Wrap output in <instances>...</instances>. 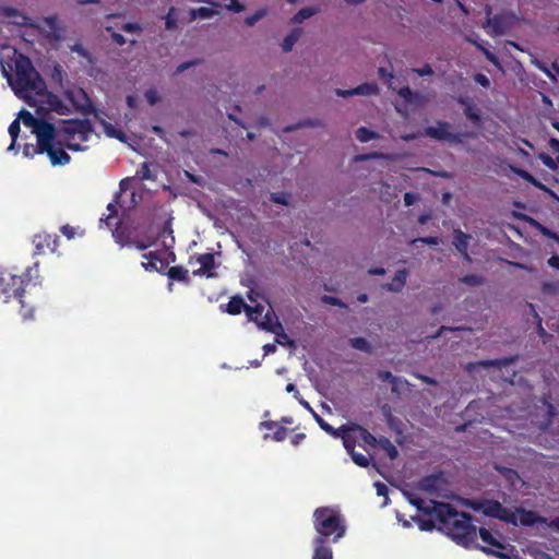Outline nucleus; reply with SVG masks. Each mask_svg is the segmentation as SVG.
<instances>
[{"label": "nucleus", "instance_id": "nucleus-1", "mask_svg": "<svg viewBox=\"0 0 559 559\" xmlns=\"http://www.w3.org/2000/svg\"><path fill=\"white\" fill-rule=\"evenodd\" d=\"M409 503L426 515H432L438 521V530L444 532L460 544L467 546L476 539V526L465 512L456 511L451 504L436 500L426 501L412 492H405Z\"/></svg>", "mask_w": 559, "mask_h": 559}, {"label": "nucleus", "instance_id": "nucleus-2", "mask_svg": "<svg viewBox=\"0 0 559 559\" xmlns=\"http://www.w3.org/2000/svg\"><path fill=\"white\" fill-rule=\"evenodd\" d=\"M247 286L250 287L249 293H247V298L250 300V304H247V318L259 328L275 334L277 344L295 349V342L285 333L282 323L278 321L266 298L254 290L248 283Z\"/></svg>", "mask_w": 559, "mask_h": 559}, {"label": "nucleus", "instance_id": "nucleus-3", "mask_svg": "<svg viewBox=\"0 0 559 559\" xmlns=\"http://www.w3.org/2000/svg\"><path fill=\"white\" fill-rule=\"evenodd\" d=\"M8 81L15 95L28 106H33L35 96L45 90L46 84L31 59L23 55L16 58L14 76H9Z\"/></svg>", "mask_w": 559, "mask_h": 559}, {"label": "nucleus", "instance_id": "nucleus-4", "mask_svg": "<svg viewBox=\"0 0 559 559\" xmlns=\"http://www.w3.org/2000/svg\"><path fill=\"white\" fill-rule=\"evenodd\" d=\"M94 133L93 123L88 119L64 120L56 128L57 144L67 146L72 152H83L88 148L84 145Z\"/></svg>", "mask_w": 559, "mask_h": 559}, {"label": "nucleus", "instance_id": "nucleus-5", "mask_svg": "<svg viewBox=\"0 0 559 559\" xmlns=\"http://www.w3.org/2000/svg\"><path fill=\"white\" fill-rule=\"evenodd\" d=\"M32 269H27L25 275H15L8 270H0V299L8 302L14 298L20 304V314L23 319H31L34 314V308L24 300L25 287L29 283Z\"/></svg>", "mask_w": 559, "mask_h": 559}, {"label": "nucleus", "instance_id": "nucleus-6", "mask_svg": "<svg viewBox=\"0 0 559 559\" xmlns=\"http://www.w3.org/2000/svg\"><path fill=\"white\" fill-rule=\"evenodd\" d=\"M314 528L319 536L323 538L334 535L333 540L336 542L345 533V526L340 514L330 508H319L314 512Z\"/></svg>", "mask_w": 559, "mask_h": 559}, {"label": "nucleus", "instance_id": "nucleus-7", "mask_svg": "<svg viewBox=\"0 0 559 559\" xmlns=\"http://www.w3.org/2000/svg\"><path fill=\"white\" fill-rule=\"evenodd\" d=\"M39 148L44 150L53 166L67 165L71 157L66 152L67 146L57 144L56 127L52 123L43 124L38 134Z\"/></svg>", "mask_w": 559, "mask_h": 559}, {"label": "nucleus", "instance_id": "nucleus-8", "mask_svg": "<svg viewBox=\"0 0 559 559\" xmlns=\"http://www.w3.org/2000/svg\"><path fill=\"white\" fill-rule=\"evenodd\" d=\"M518 22L519 17L514 12L503 11L492 17H486L483 28H485L490 36H502L508 34Z\"/></svg>", "mask_w": 559, "mask_h": 559}, {"label": "nucleus", "instance_id": "nucleus-9", "mask_svg": "<svg viewBox=\"0 0 559 559\" xmlns=\"http://www.w3.org/2000/svg\"><path fill=\"white\" fill-rule=\"evenodd\" d=\"M32 107L37 108V114H39L41 109L55 111L58 115H69L71 112L69 106L64 104L58 95L47 91L46 85L45 90L35 96Z\"/></svg>", "mask_w": 559, "mask_h": 559}, {"label": "nucleus", "instance_id": "nucleus-10", "mask_svg": "<svg viewBox=\"0 0 559 559\" xmlns=\"http://www.w3.org/2000/svg\"><path fill=\"white\" fill-rule=\"evenodd\" d=\"M473 509L481 512L486 516L495 518L507 523L514 522L511 518V510L504 508L497 500H483L473 503Z\"/></svg>", "mask_w": 559, "mask_h": 559}, {"label": "nucleus", "instance_id": "nucleus-11", "mask_svg": "<svg viewBox=\"0 0 559 559\" xmlns=\"http://www.w3.org/2000/svg\"><path fill=\"white\" fill-rule=\"evenodd\" d=\"M67 97L71 100L73 106L83 115H93L96 119L104 122L102 115L103 111H99L93 102L88 98L86 93L80 88L78 92L67 91Z\"/></svg>", "mask_w": 559, "mask_h": 559}, {"label": "nucleus", "instance_id": "nucleus-12", "mask_svg": "<svg viewBox=\"0 0 559 559\" xmlns=\"http://www.w3.org/2000/svg\"><path fill=\"white\" fill-rule=\"evenodd\" d=\"M425 135L438 141H448L460 144L463 142V135L451 131V124L447 121H438L436 126L425 129Z\"/></svg>", "mask_w": 559, "mask_h": 559}, {"label": "nucleus", "instance_id": "nucleus-13", "mask_svg": "<svg viewBox=\"0 0 559 559\" xmlns=\"http://www.w3.org/2000/svg\"><path fill=\"white\" fill-rule=\"evenodd\" d=\"M511 518L514 522H509L512 525H522V526H538L543 524H547V519L540 516L537 512L525 510L523 508H516L515 510H511Z\"/></svg>", "mask_w": 559, "mask_h": 559}, {"label": "nucleus", "instance_id": "nucleus-14", "mask_svg": "<svg viewBox=\"0 0 559 559\" xmlns=\"http://www.w3.org/2000/svg\"><path fill=\"white\" fill-rule=\"evenodd\" d=\"M445 486L447 481L442 473L426 476L418 483V488L430 495H440Z\"/></svg>", "mask_w": 559, "mask_h": 559}, {"label": "nucleus", "instance_id": "nucleus-15", "mask_svg": "<svg viewBox=\"0 0 559 559\" xmlns=\"http://www.w3.org/2000/svg\"><path fill=\"white\" fill-rule=\"evenodd\" d=\"M33 243L36 249V253L41 254L45 250L55 252L59 245V237L48 233H40L35 235Z\"/></svg>", "mask_w": 559, "mask_h": 559}, {"label": "nucleus", "instance_id": "nucleus-16", "mask_svg": "<svg viewBox=\"0 0 559 559\" xmlns=\"http://www.w3.org/2000/svg\"><path fill=\"white\" fill-rule=\"evenodd\" d=\"M472 240V236L469 234L463 233L461 229H454L452 233V245L460 252L462 258L472 262V258L468 253L469 242Z\"/></svg>", "mask_w": 559, "mask_h": 559}, {"label": "nucleus", "instance_id": "nucleus-17", "mask_svg": "<svg viewBox=\"0 0 559 559\" xmlns=\"http://www.w3.org/2000/svg\"><path fill=\"white\" fill-rule=\"evenodd\" d=\"M197 262L200 264L198 270L193 271L194 276L214 277L215 276V257L213 253H202L197 257Z\"/></svg>", "mask_w": 559, "mask_h": 559}, {"label": "nucleus", "instance_id": "nucleus-18", "mask_svg": "<svg viewBox=\"0 0 559 559\" xmlns=\"http://www.w3.org/2000/svg\"><path fill=\"white\" fill-rule=\"evenodd\" d=\"M518 357L516 356H511V357H504V358H501V359H491V360H480V361H477V362H469L466 367L467 371L468 372H473L475 370L476 367H484V368H489V367H496V368H502V367H507L509 365H512L516 361Z\"/></svg>", "mask_w": 559, "mask_h": 559}, {"label": "nucleus", "instance_id": "nucleus-19", "mask_svg": "<svg viewBox=\"0 0 559 559\" xmlns=\"http://www.w3.org/2000/svg\"><path fill=\"white\" fill-rule=\"evenodd\" d=\"M143 258L147 260V262H142V266L146 271L163 272L168 265V262L162 259L158 252L144 253Z\"/></svg>", "mask_w": 559, "mask_h": 559}, {"label": "nucleus", "instance_id": "nucleus-20", "mask_svg": "<svg viewBox=\"0 0 559 559\" xmlns=\"http://www.w3.org/2000/svg\"><path fill=\"white\" fill-rule=\"evenodd\" d=\"M219 310L231 316L240 314L245 310V299L240 295H235L227 304H221Z\"/></svg>", "mask_w": 559, "mask_h": 559}, {"label": "nucleus", "instance_id": "nucleus-21", "mask_svg": "<svg viewBox=\"0 0 559 559\" xmlns=\"http://www.w3.org/2000/svg\"><path fill=\"white\" fill-rule=\"evenodd\" d=\"M120 199H121V194L117 193L115 195V201L110 202L107 205V210H108L109 214L105 218H103V217L100 218V223H105V225L108 228H111L112 226L119 224L117 215H118V206H122V204L120 203Z\"/></svg>", "mask_w": 559, "mask_h": 559}, {"label": "nucleus", "instance_id": "nucleus-22", "mask_svg": "<svg viewBox=\"0 0 559 559\" xmlns=\"http://www.w3.org/2000/svg\"><path fill=\"white\" fill-rule=\"evenodd\" d=\"M400 97L406 103L412 105L421 106L428 102V98L420 93L413 92L408 86L402 87L397 91Z\"/></svg>", "mask_w": 559, "mask_h": 559}, {"label": "nucleus", "instance_id": "nucleus-23", "mask_svg": "<svg viewBox=\"0 0 559 559\" xmlns=\"http://www.w3.org/2000/svg\"><path fill=\"white\" fill-rule=\"evenodd\" d=\"M407 276H408L407 270L403 269V270L396 271V273L393 277V281L383 286L384 289H386L388 292H391V293H400L406 284Z\"/></svg>", "mask_w": 559, "mask_h": 559}, {"label": "nucleus", "instance_id": "nucleus-24", "mask_svg": "<svg viewBox=\"0 0 559 559\" xmlns=\"http://www.w3.org/2000/svg\"><path fill=\"white\" fill-rule=\"evenodd\" d=\"M20 118L22 119L23 123L26 127H31L33 129V133L36 134V138L38 139V134L43 129V124L49 123L48 121L40 120L35 118L29 111L22 110L20 112Z\"/></svg>", "mask_w": 559, "mask_h": 559}, {"label": "nucleus", "instance_id": "nucleus-25", "mask_svg": "<svg viewBox=\"0 0 559 559\" xmlns=\"http://www.w3.org/2000/svg\"><path fill=\"white\" fill-rule=\"evenodd\" d=\"M341 429L342 431H355L358 435V439L367 444L378 443V440L368 430L356 424L343 425Z\"/></svg>", "mask_w": 559, "mask_h": 559}, {"label": "nucleus", "instance_id": "nucleus-26", "mask_svg": "<svg viewBox=\"0 0 559 559\" xmlns=\"http://www.w3.org/2000/svg\"><path fill=\"white\" fill-rule=\"evenodd\" d=\"M302 34L304 31L300 27H294L293 29H290L289 33L283 38L281 45L283 51H292L295 44L301 38Z\"/></svg>", "mask_w": 559, "mask_h": 559}, {"label": "nucleus", "instance_id": "nucleus-27", "mask_svg": "<svg viewBox=\"0 0 559 559\" xmlns=\"http://www.w3.org/2000/svg\"><path fill=\"white\" fill-rule=\"evenodd\" d=\"M319 13V8L317 7H306L300 9L289 21L290 24H301L304 21L312 17Z\"/></svg>", "mask_w": 559, "mask_h": 559}, {"label": "nucleus", "instance_id": "nucleus-28", "mask_svg": "<svg viewBox=\"0 0 559 559\" xmlns=\"http://www.w3.org/2000/svg\"><path fill=\"white\" fill-rule=\"evenodd\" d=\"M158 237L163 239V243L166 248L173 247L175 243L174 230L171 228V218L164 223Z\"/></svg>", "mask_w": 559, "mask_h": 559}, {"label": "nucleus", "instance_id": "nucleus-29", "mask_svg": "<svg viewBox=\"0 0 559 559\" xmlns=\"http://www.w3.org/2000/svg\"><path fill=\"white\" fill-rule=\"evenodd\" d=\"M167 276L171 281L182 282V283H189V274L188 270L183 266L176 265L168 269Z\"/></svg>", "mask_w": 559, "mask_h": 559}, {"label": "nucleus", "instance_id": "nucleus-30", "mask_svg": "<svg viewBox=\"0 0 559 559\" xmlns=\"http://www.w3.org/2000/svg\"><path fill=\"white\" fill-rule=\"evenodd\" d=\"M323 538H316L313 559H332V550L324 546Z\"/></svg>", "mask_w": 559, "mask_h": 559}, {"label": "nucleus", "instance_id": "nucleus-31", "mask_svg": "<svg viewBox=\"0 0 559 559\" xmlns=\"http://www.w3.org/2000/svg\"><path fill=\"white\" fill-rule=\"evenodd\" d=\"M479 537L481 538V540L487 545V546H490L492 548H497V549H503L504 546L503 544L498 539L496 538L487 528H479Z\"/></svg>", "mask_w": 559, "mask_h": 559}, {"label": "nucleus", "instance_id": "nucleus-32", "mask_svg": "<svg viewBox=\"0 0 559 559\" xmlns=\"http://www.w3.org/2000/svg\"><path fill=\"white\" fill-rule=\"evenodd\" d=\"M355 95L358 96H371L379 94V86L376 83H362L357 87L353 88Z\"/></svg>", "mask_w": 559, "mask_h": 559}, {"label": "nucleus", "instance_id": "nucleus-33", "mask_svg": "<svg viewBox=\"0 0 559 559\" xmlns=\"http://www.w3.org/2000/svg\"><path fill=\"white\" fill-rule=\"evenodd\" d=\"M349 344L353 348L364 352L366 354L373 353V346L371 343L365 337H353L349 340Z\"/></svg>", "mask_w": 559, "mask_h": 559}, {"label": "nucleus", "instance_id": "nucleus-34", "mask_svg": "<svg viewBox=\"0 0 559 559\" xmlns=\"http://www.w3.org/2000/svg\"><path fill=\"white\" fill-rule=\"evenodd\" d=\"M514 173L519 175L522 179L526 180L527 182L532 183L536 188L546 191L550 194H554L551 190H549L545 185H543L540 181H538L535 177H533L528 171L523 169H514Z\"/></svg>", "mask_w": 559, "mask_h": 559}, {"label": "nucleus", "instance_id": "nucleus-35", "mask_svg": "<svg viewBox=\"0 0 559 559\" xmlns=\"http://www.w3.org/2000/svg\"><path fill=\"white\" fill-rule=\"evenodd\" d=\"M321 126H322V123L319 120L307 119V120L299 121L295 124L286 126L283 129V131L288 133V132H293V131H296L301 128H314V127H321Z\"/></svg>", "mask_w": 559, "mask_h": 559}, {"label": "nucleus", "instance_id": "nucleus-36", "mask_svg": "<svg viewBox=\"0 0 559 559\" xmlns=\"http://www.w3.org/2000/svg\"><path fill=\"white\" fill-rule=\"evenodd\" d=\"M270 200L273 203L281 204V205H284V206H289V205H292L293 195H292V193L285 192V191L273 192L270 195Z\"/></svg>", "mask_w": 559, "mask_h": 559}, {"label": "nucleus", "instance_id": "nucleus-37", "mask_svg": "<svg viewBox=\"0 0 559 559\" xmlns=\"http://www.w3.org/2000/svg\"><path fill=\"white\" fill-rule=\"evenodd\" d=\"M356 138L359 142L361 143H367L371 140H377L380 138V135L374 132V131H371L369 130L368 128L366 127H360L357 129L356 131Z\"/></svg>", "mask_w": 559, "mask_h": 559}, {"label": "nucleus", "instance_id": "nucleus-38", "mask_svg": "<svg viewBox=\"0 0 559 559\" xmlns=\"http://www.w3.org/2000/svg\"><path fill=\"white\" fill-rule=\"evenodd\" d=\"M459 282L469 287H478L485 284V277L478 274H469L460 277Z\"/></svg>", "mask_w": 559, "mask_h": 559}, {"label": "nucleus", "instance_id": "nucleus-39", "mask_svg": "<svg viewBox=\"0 0 559 559\" xmlns=\"http://www.w3.org/2000/svg\"><path fill=\"white\" fill-rule=\"evenodd\" d=\"M340 437L343 439V443L345 449L348 452L354 451L356 440L358 439V435L355 431H341Z\"/></svg>", "mask_w": 559, "mask_h": 559}, {"label": "nucleus", "instance_id": "nucleus-40", "mask_svg": "<svg viewBox=\"0 0 559 559\" xmlns=\"http://www.w3.org/2000/svg\"><path fill=\"white\" fill-rule=\"evenodd\" d=\"M215 14H217L216 10H214L212 8H205V7H201V8H198V9H192L190 11V15H191L192 20H195L197 17H200V19H211Z\"/></svg>", "mask_w": 559, "mask_h": 559}, {"label": "nucleus", "instance_id": "nucleus-41", "mask_svg": "<svg viewBox=\"0 0 559 559\" xmlns=\"http://www.w3.org/2000/svg\"><path fill=\"white\" fill-rule=\"evenodd\" d=\"M378 444L385 451L391 460H394L399 455L396 447L386 438L378 439Z\"/></svg>", "mask_w": 559, "mask_h": 559}, {"label": "nucleus", "instance_id": "nucleus-42", "mask_svg": "<svg viewBox=\"0 0 559 559\" xmlns=\"http://www.w3.org/2000/svg\"><path fill=\"white\" fill-rule=\"evenodd\" d=\"M136 177L140 180H155L156 176L151 170V165L147 162L141 164L139 170L136 171Z\"/></svg>", "mask_w": 559, "mask_h": 559}, {"label": "nucleus", "instance_id": "nucleus-43", "mask_svg": "<svg viewBox=\"0 0 559 559\" xmlns=\"http://www.w3.org/2000/svg\"><path fill=\"white\" fill-rule=\"evenodd\" d=\"M429 520H425L421 518H414V520L418 523V526L421 531H431L432 528H438V521L435 516L429 515Z\"/></svg>", "mask_w": 559, "mask_h": 559}, {"label": "nucleus", "instance_id": "nucleus-44", "mask_svg": "<svg viewBox=\"0 0 559 559\" xmlns=\"http://www.w3.org/2000/svg\"><path fill=\"white\" fill-rule=\"evenodd\" d=\"M313 417L316 419V421L319 424V426L328 433L334 436V437H340L341 435V427L338 429H334L331 425H329L328 423H325L317 413H313Z\"/></svg>", "mask_w": 559, "mask_h": 559}, {"label": "nucleus", "instance_id": "nucleus-45", "mask_svg": "<svg viewBox=\"0 0 559 559\" xmlns=\"http://www.w3.org/2000/svg\"><path fill=\"white\" fill-rule=\"evenodd\" d=\"M497 469L506 477V479L512 485L515 486L516 481L520 480V476L518 473L511 468L507 467H497Z\"/></svg>", "mask_w": 559, "mask_h": 559}, {"label": "nucleus", "instance_id": "nucleus-46", "mask_svg": "<svg viewBox=\"0 0 559 559\" xmlns=\"http://www.w3.org/2000/svg\"><path fill=\"white\" fill-rule=\"evenodd\" d=\"M44 150L39 148V140H37V144H25L23 147V154L26 157H33L36 154H43Z\"/></svg>", "mask_w": 559, "mask_h": 559}, {"label": "nucleus", "instance_id": "nucleus-47", "mask_svg": "<svg viewBox=\"0 0 559 559\" xmlns=\"http://www.w3.org/2000/svg\"><path fill=\"white\" fill-rule=\"evenodd\" d=\"M165 27L168 31H173L177 27V19L175 16V8H170L167 15L165 16Z\"/></svg>", "mask_w": 559, "mask_h": 559}, {"label": "nucleus", "instance_id": "nucleus-48", "mask_svg": "<svg viewBox=\"0 0 559 559\" xmlns=\"http://www.w3.org/2000/svg\"><path fill=\"white\" fill-rule=\"evenodd\" d=\"M531 63L539 69L540 71H543L550 80L555 81L556 78L555 75L551 73V71L542 62L539 61L537 58H535L534 56L531 55Z\"/></svg>", "mask_w": 559, "mask_h": 559}, {"label": "nucleus", "instance_id": "nucleus-49", "mask_svg": "<svg viewBox=\"0 0 559 559\" xmlns=\"http://www.w3.org/2000/svg\"><path fill=\"white\" fill-rule=\"evenodd\" d=\"M539 159L546 167H548L551 170H556L558 167V160L556 162L550 155L546 153H540Z\"/></svg>", "mask_w": 559, "mask_h": 559}, {"label": "nucleus", "instance_id": "nucleus-50", "mask_svg": "<svg viewBox=\"0 0 559 559\" xmlns=\"http://www.w3.org/2000/svg\"><path fill=\"white\" fill-rule=\"evenodd\" d=\"M349 453H350V456H352L353 461L355 462V464H357L358 466H361V467L368 466L369 459L366 455H364L361 453H357L355 451H352Z\"/></svg>", "mask_w": 559, "mask_h": 559}, {"label": "nucleus", "instance_id": "nucleus-51", "mask_svg": "<svg viewBox=\"0 0 559 559\" xmlns=\"http://www.w3.org/2000/svg\"><path fill=\"white\" fill-rule=\"evenodd\" d=\"M20 121L19 119H15L11 122V124L9 126V134L11 136V139L13 140V144L16 143V140L19 138V133H20Z\"/></svg>", "mask_w": 559, "mask_h": 559}, {"label": "nucleus", "instance_id": "nucleus-52", "mask_svg": "<svg viewBox=\"0 0 559 559\" xmlns=\"http://www.w3.org/2000/svg\"><path fill=\"white\" fill-rule=\"evenodd\" d=\"M71 51L76 52L80 57L87 59L88 61H92L91 53L79 43L72 45L70 47Z\"/></svg>", "mask_w": 559, "mask_h": 559}, {"label": "nucleus", "instance_id": "nucleus-53", "mask_svg": "<svg viewBox=\"0 0 559 559\" xmlns=\"http://www.w3.org/2000/svg\"><path fill=\"white\" fill-rule=\"evenodd\" d=\"M322 302H324L326 305H331V306L341 307V308L347 307V305L345 302H343L340 298L334 297V296H329V295H324L322 297Z\"/></svg>", "mask_w": 559, "mask_h": 559}, {"label": "nucleus", "instance_id": "nucleus-54", "mask_svg": "<svg viewBox=\"0 0 559 559\" xmlns=\"http://www.w3.org/2000/svg\"><path fill=\"white\" fill-rule=\"evenodd\" d=\"M465 109H464V114L465 116L474 121L475 123H478L480 121V116L479 114L469 105V104H465Z\"/></svg>", "mask_w": 559, "mask_h": 559}, {"label": "nucleus", "instance_id": "nucleus-55", "mask_svg": "<svg viewBox=\"0 0 559 559\" xmlns=\"http://www.w3.org/2000/svg\"><path fill=\"white\" fill-rule=\"evenodd\" d=\"M543 293L545 294H558L559 293V283H554V282H545L543 284Z\"/></svg>", "mask_w": 559, "mask_h": 559}, {"label": "nucleus", "instance_id": "nucleus-56", "mask_svg": "<svg viewBox=\"0 0 559 559\" xmlns=\"http://www.w3.org/2000/svg\"><path fill=\"white\" fill-rule=\"evenodd\" d=\"M391 392L393 394H396L399 395L401 393V386L403 384H408V382L406 380H403L399 377L394 378L392 381H391Z\"/></svg>", "mask_w": 559, "mask_h": 559}, {"label": "nucleus", "instance_id": "nucleus-57", "mask_svg": "<svg viewBox=\"0 0 559 559\" xmlns=\"http://www.w3.org/2000/svg\"><path fill=\"white\" fill-rule=\"evenodd\" d=\"M145 96V99L147 100V103L150 105H155L159 102L160 97L157 93V91L153 90V88H150L145 92L144 94Z\"/></svg>", "mask_w": 559, "mask_h": 559}, {"label": "nucleus", "instance_id": "nucleus-58", "mask_svg": "<svg viewBox=\"0 0 559 559\" xmlns=\"http://www.w3.org/2000/svg\"><path fill=\"white\" fill-rule=\"evenodd\" d=\"M105 131L108 135H111L118 140H122L126 135L121 130H116L110 123H104Z\"/></svg>", "mask_w": 559, "mask_h": 559}, {"label": "nucleus", "instance_id": "nucleus-59", "mask_svg": "<svg viewBox=\"0 0 559 559\" xmlns=\"http://www.w3.org/2000/svg\"><path fill=\"white\" fill-rule=\"evenodd\" d=\"M202 60L195 59L187 62H182L177 67L176 73H182L183 71L188 70L189 68L195 67L200 64Z\"/></svg>", "mask_w": 559, "mask_h": 559}, {"label": "nucleus", "instance_id": "nucleus-60", "mask_svg": "<svg viewBox=\"0 0 559 559\" xmlns=\"http://www.w3.org/2000/svg\"><path fill=\"white\" fill-rule=\"evenodd\" d=\"M478 49L484 53V56L486 57V59L488 61H490L491 63H493L496 66L499 64L498 58L486 47H484L483 45H478Z\"/></svg>", "mask_w": 559, "mask_h": 559}, {"label": "nucleus", "instance_id": "nucleus-61", "mask_svg": "<svg viewBox=\"0 0 559 559\" xmlns=\"http://www.w3.org/2000/svg\"><path fill=\"white\" fill-rule=\"evenodd\" d=\"M229 3L225 5V8L229 11L241 12L245 10V5L241 4L238 0H228Z\"/></svg>", "mask_w": 559, "mask_h": 559}, {"label": "nucleus", "instance_id": "nucleus-62", "mask_svg": "<svg viewBox=\"0 0 559 559\" xmlns=\"http://www.w3.org/2000/svg\"><path fill=\"white\" fill-rule=\"evenodd\" d=\"M419 199V195L413 192H406L404 194V203L406 206L413 205L415 202H417Z\"/></svg>", "mask_w": 559, "mask_h": 559}, {"label": "nucleus", "instance_id": "nucleus-63", "mask_svg": "<svg viewBox=\"0 0 559 559\" xmlns=\"http://www.w3.org/2000/svg\"><path fill=\"white\" fill-rule=\"evenodd\" d=\"M415 73H417L419 76H426V75H432L433 70L430 67V64H425L423 68L419 69H413Z\"/></svg>", "mask_w": 559, "mask_h": 559}, {"label": "nucleus", "instance_id": "nucleus-64", "mask_svg": "<svg viewBox=\"0 0 559 559\" xmlns=\"http://www.w3.org/2000/svg\"><path fill=\"white\" fill-rule=\"evenodd\" d=\"M474 80H475L476 83H478L483 87H489V85H490L489 79L485 74H483V73H477L474 76Z\"/></svg>", "mask_w": 559, "mask_h": 559}]
</instances>
